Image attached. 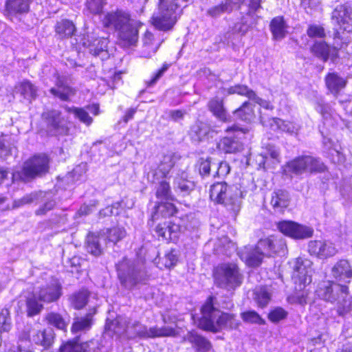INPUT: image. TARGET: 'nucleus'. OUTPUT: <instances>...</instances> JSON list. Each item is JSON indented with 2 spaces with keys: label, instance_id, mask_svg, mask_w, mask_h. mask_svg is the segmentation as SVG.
<instances>
[{
  "label": "nucleus",
  "instance_id": "obj_1",
  "mask_svg": "<svg viewBox=\"0 0 352 352\" xmlns=\"http://www.w3.org/2000/svg\"><path fill=\"white\" fill-rule=\"evenodd\" d=\"M118 277L122 287L132 289L147 280L144 263L140 259L122 258L117 265Z\"/></svg>",
  "mask_w": 352,
  "mask_h": 352
},
{
  "label": "nucleus",
  "instance_id": "obj_2",
  "mask_svg": "<svg viewBox=\"0 0 352 352\" xmlns=\"http://www.w3.org/2000/svg\"><path fill=\"white\" fill-rule=\"evenodd\" d=\"M188 0H160L158 10L153 13L152 24L161 31L173 28Z\"/></svg>",
  "mask_w": 352,
  "mask_h": 352
},
{
  "label": "nucleus",
  "instance_id": "obj_3",
  "mask_svg": "<svg viewBox=\"0 0 352 352\" xmlns=\"http://www.w3.org/2000/svg\"><path fill=\"white\" fill-rule=\"evenodd\" d=\"M213 297L210 296L201 307V318L199 320L200 328L218 331L223 328H234L236 327L234 318L228 314L222 313L213 306Z\"/></svg>",
  "mask_w": 352,
  "mask_h": 352
},
{
  "label": "nucleus",
  "instance_id": "obj_4",
  "mask_svg": "<svg viewBox=\"0 0 352 352\" xmlns=\"http://www.w3.org/2000/svg\"><path fill=\"white\" fill-rule=\"evenodd\" d=\"M317 294L320 298L336 303L340 315L352 309V298H348L349 288L346 285L327 282L320 286Z\"/></svg>",
  "mask_w": 352,
  "mask_h": 352
},
{
  "label": "nucleus",
  "instance_id": "obj_5",
  "mask_svg": "<svg viewBox=\"0 0 352 352\" xmlns=\"http://www.w3.org/2000/svg\"><path fill=\"white\" fill-rule=\"evenodd\" d=\"M325 166L319 158L311 155H301L287 162L283 166V174L287 177H300L303 175L323 172Z\"/></svg>",
  "mask_w": 352,
  "mask_h": 352
},
{
  "label": "nucleus",
  "instance_id": "obj_6",
  "mask_svg": "<svg viewBox=\"0 0 352 352\" xmlns=\"http://www.w3.org/2000/svg\"><path fill=\"white\" fill-rule=\"evenodd\" d=\"M50 158L45 154L34 155L27 160L21 172L16 171L12 173V180H22L24 182L41 176L48 172Z\"/></svg>",
  "mask_w": 352,
  "mask_h": 352
},
{
  "label": "nucleus",
  "instance_id": "obj_7",
  "mask_svg": "<svg viewBox=\"0 0 352 352\" xmlns=\"http://www.w3.org/2000/svg\"><path fill=\"white\" fill-rule=\"evenodd\" d=\"M239 267L234 263L218 265L214 272V284L221 288L234 289L240 285Z\"/></svg>",
  "mask_w": 352,
  "mask_h": 352
},
{
  "label": "nucleus",
  "instance_id": "obj_8",
  "mask_svg": "<svg viewBox=\"0 0 352 352\" xmlns=\"http://www.w3.org/2000/svg\"><path fill=\"white\" fill-rule=\"evenodd\" d=\"M333 23L339 26L336 28L335 37L340 38V30L352 31V7L348 4L338 5L332 12Z\"/></svg>",
  "mask_w": 352,
  "mask_h": 352
},
{
  "label": "nucleus",
  "instance_id": "obj_9",
  "mask_svg": "<svg viewBox=\"0 0 352 352\" xmlns=\"http://www.w3.org/2000/svg\"><path fill=\"white\" fill-rule=\"evenodd\" d=\"M141 23L132 19L118 32V40L120 45L124 47L135 46L138 41L139 28Z\"/></svg>",
  "mask_w": 352,
  "mask_h": 352
},
{
  "label": "nucleus",
  "instance_id": "obj_10",
  "mask_svg": "<svg viewBox=\"0 0 352 352\" xmlns=\"http://www.w3.org/2000/svg\"><path fill=\"white\" fill-rule=\"evenodd\" d=\"M43 119L47 124V129L52 135L66 134L67 127L58 110H50L43 113Z\"/></svg>",
  "mask_w": 352,
  "mask_h": 352
},
{
  "label": "nucleus",
  "instance_id": "obj_11",
  "mask_svg": "<svg viewBox=\"0 0 352 352\" xmlns=\"http://www.w3.org/2000/svg\"><path fill=\"white\" fill-rule=\"evenodd\" d=\"M278 228L285 235L294 239H302L311 237L313 229L291 221H283L278 223Z\"/></svg>",
  "mask_w": 352,
  "mask_h": 352
},
{
  "label": "nucleus",
  "instance_id": "obj_12",
  "mask_svg": "<svg viewBox=\"0 0 352 352\" xmlns=\"http://www.w3.org/2000/svg\"><path fill=\"white\" fill-rule=\"evenodd\" d=\"M35 293L38 300L43 302H56L62 296V285L57 278H53L49 283L36 291Z\"/></svg>",
  "mask_w": 352,
  "mask_h": 352
},
{
  "label": "nucleus",
  "instance_id": "obj_13",
  "mask_svg": "<svg viewBox=\"0 0 352 352\" xmlns=\"http://www.w3.org/2000/svg\"><path fill=\"white\" fill-rule=\"evenodd\" d=\"M131 19V14L128 12L117 9L107 12L102 20V23L104 28L113 30L118 32Z\"/></svg>",
  "mask_w": 352,
  "mask_h": 352
},
{
  "label": "nucleus",
  "instance_id": "obj_14",
  "mask_svg": "<svg viewBox=\"0 0 352 352\" xmlns=\"http://www.w3.org/2000/svg\"><path fill=\"white\" fill-rule=\"evenodd\" d=\"M286 247L283 239H277L274 236L261 239L255 248L266 257L271 256L273 254L284 252Z\"/></svg>",
  "mask_w": 352,
  "mask_h": 352
},
{
  "label": "nucleus",
  "instance_id": "obj_15",
  "mask_svg": "<svg viewBox=\"0 0 352 352\" xmlns=\"http://www.w3.org/2000/svg\"><path fill=\"white\" fill-rule=\"evenodd\" d=\"M175 164V156L172 153L163 155L157 168L152 170L148 175V179L153 183L167 177Z\"/></svg>",
  "mask_w": 352,
  "mask_h": 352
},
{
  "label": "nucleus",
  "instance_id": "obj_16",
  "mask_svg": "<svg viewBox=\"0 0 352 352\" xmlns=\"http://www.w3.org/2000/svg\"><path fill=\"white\" fill-rule=\"evenodd\" d=\"M79 336L68 341L62 346V352H100L101 345L97 340H90L82 343L78 342Z\"/></svg>",
  "mask_w": 352,
  "mask_h": 352
},
{
  "label": "nucleus",
  "instance_id": "obj_17",
  "mask_svg": "<svg viewBox=\"0 0 352 352\" xmlns=\"http://www.w3.org/2000/svg\"><path fill=\"white\" fill-rule=\"evenodd\" d=\"M311 262L307 259L298 258L294 272V278L304 286L311 282Z\"/></svg>",
  "mask_w": 352,
  "mask_h": 352
},
{
  "label": "nucleus",
  "instance_id": "obj_18",
  "mask_svg": "<svg viewBox=\"0 0 352 352\" xmlns=\"http://www.w3.org/2000/svg\"><path fill=\"white\" fill-rule=\"evenodd\" d=\"M243 96H246L249 98L248 102H243V116L245 114H247V116L243 118V120L251 122L255 118L254 111L252 109L245 110L246 109H248L252 107V102L250 101L258 104L260 107L267 109L272 108L268 102L258 98L252 90L248 89V88L245 86H243Z\"/></svg>",
  "mask_w": 352,
  "mask_h": 352
},
{
  "label": "nucleus",
  "instance_id": "obj_19",
  "mask_svg": "<svg viewBox=\"0 0 352 352\" xmlns=\"http://www.w3.org/2000/svg\"><path fill=\"white\" fill-rule=\"evenodd\" d=\"M308 248L311 254L319 258L333 256L337 252L334 245L329 241H311L309 243Z\"/></svg>",
  "mask_w": 352,
  "mask_h": 352
},
{
  "label": "nucleus",
  "instance_id": "obj_20",
  "mask_svg": "<svg viewBox=\"0 0 352 352\" xmlns=\"http://www.w3.org/2000/svg\"><path fill=\"white\" fill-rule=\"evenodd\" d=\"M226 131L232 132L234 135V137H226L221 139L218 143V148L225 153H235L240 146L237 135L242 132V129L239 126L234 125L228 128Z\"/></svg>",
  "mask_w": 352,
  "mask_h": 352
},
{
  "label": "nucleus",
  "instance_id": "obj_21",
  "mask_svg": "<svg viewBox=\"0 0 352 352\" xmlns=\"http://www.w3.org/2000/svg\"><path fill=\"white\" fill-rule=\"evenodd\" d=\"M333 277L341 282L350 283L352 278V268L347 260L341 259L331 269Z\"/></svg>",
  "mask_w": 352,
  "mask_h": 352
},
{
  "label": "nucleus",
  "instance_id": "obj_22",
  "mask_svg": "<svg viewBox=\"0 0 352 352\" xmlns=\"http://www.w3.org/2000/svg\"><path fill=\"white\" fill-rule=\"evenodd\" d=\"M289 25L283 16L273 18L270 23V30L274 40L281 41L288 34Z\"/></svg>",
  "mask_w": 352,
  "mask_h": 352
},
{
  "label": "nucleus",
  "instance_id": "obj_23",
  "mask_svg": "<svg viewBox=\"0 0 352 352\" xmlns=\"http://www.w3.org/2000/svg\"><path fill=\"white\" fill-rule=\"evenodd\" d=\"M155 231L164 239L175 242L179 238L181 227L177 223L168 222L157 225Z\"/></svg>",
  "mask_w": 352,
  "mask_h": 352
},
{
  "label": "nucleus",
  "instance_id": "obj_24",
  "mask_svg": "<svg viewBox=\"0 0 352 352\" xmlns=\"http://www.w3.org/2000/svg\"><path fill=\"white\" fill-rule=\"evenodd\" d=\"M162 41L156 40L151 32L146 31L142 38V56L146 58L151 57L156 53Z\"/></svg>",
  "mask_w": 352,
  "mask_h": 352
},
{
  "label": "nucleus",
  "instance_id": "obj_25",
  "mask_svg": "<svg viewBox=\"0 0 352 352\" xmlns=\"http://www.w3.org/2000/svg\"><path fill=\"white\" fill-rule=\"evenodd\" d=\"M33 0H6L5 9L10 14H24L29 12Z\"/></svg>",
  "mask_w": 352,
  "mask_h": 352
},
{
  "label": "nucleus",
  "instance_id": "obj_26",
  "mask_svg": "<svg viewBox=\"0 0 352 352\" xmlns=\"http://www.w3.org/2000/svg\"><path fill=\"white\" fill-rule=\"evenodd\" d=\"M289 195L287 191L277 190L272 194L270 204L275 212L282 213L289 206Z\"/></svg>",
  "mask_w": 352,
  "mask_h": 352
},
{
  "label": "nucleus",
  "instance_id": "obj_27",
  "mask_svg": "<svg viewBox=\"0 0 352 352\" xmlns=\"http://www.w3.org/2000/svg\"><path fill=\"white\" fill-rule=\"evenodd\" d=\"M325 83L328 89L335 96L345 87L346 80L336 73H329L325 77Z\"/></svg>",
  "mask_w": 352,
  "mask_h": 352
},
{
  "label": "nucleus",
  "instance_id": "obj_28",
  "mask_svg": "<svg viewBox=\"0 0 352 352\" xmlns=\"http://www.w3.org/2000/svg\"><path fill=\"white\" fill-rule=\"evenodd\" d=\"M131 328H134V331H135V330L142 328V325L138 322H135L131 325L130 322H129L126 318H118L115 321L112 322L111 325L109 327V329L118 335L124 334ZM133 333L136 334L135 332H133Z\"/></svg>",
  "mask_w": 352,
  "mask_h": 352
},
{
  "label": "nucleus",
  "instance_id": "obj_29",
  "mask_svg": "<svg viewBox=\"0 0 352 352\" xmlns=\"http://www.w3.org/2000/svg\"><path fill=\"white\" fill-rule=\"evenodd\" d=\"M56 86V87L50 89V93L61 100L67 101L75 94V90L66 85L63 80L60 78L58 79Z\"/></svg>",
  "mask_w": 352,
  "mask_h": 352
},
{
  "label": "nucleus",
  "instance_id": "obj_30",
  "mask_svg": "<svg viewBox=\"0 0 352 352\" xmlns=\"http://www.w3.org/2000/svg\"><path fill=\"white\" fill-rule=\"evenodd\" d=\"M210 197L217 204H226L228 197V186L226 184L221 182L211 186Z\"/></svg>",
  "mask_w": 352,
  "mask_h": 352
},
{
  "label": "nucleus",
  "instance_id": "obj_31",
  "mask_svg": "<svg viewBox=\"0 0 352 352\" xmlns=\"http://www.w3.org/2000/svg\"><path fill=\"white\" fill-rule=\"evenodd\" d=\"M30 339V341L34 344L47 348L52 343L53 336L51 331L47 332L45 330L40 331L33 329L31 332Z\"/></svg>",
  "mask_w": 352,
  "mask_h": 352
},
{
  "label": "nucleus",
  "instance_id": "obj_32",
  "mask_svg": "<svg viewBox=\"0 0 352 352\" xmlns=\"http://www.w3.org/2000/svg\"><path fill=\"white\" fill-rule=\"evenodd\" d=\"M92 325V314H88L85 317L77 318L74 320L71 331L73 334L85 333L89 331Z\"/></svg>",
  "mask_w": 352,
  "mask_h": 352
},
{
  "label": "nucleus",
  "instance_id": "obj_33",
  "mask_svg": "<svg viewBox=\"0 0 352 352\" xmlns=\"http://www.w3.org/2000/svg\"><path fill=\"white\" fill-rule=\"evenodd\" d=\"M241 0H224L219 5L211 7L208 9L206 14L213 18L219 16L225 12H229L233 9V3L240 2Z\"/></svg>",
  "mask_w": 352,
  "mask_h": 352
},
{
  "label": "nucleus",
  "instance_id": "obj_34",
  "mask_svg": "<svg viewBox=\"0 0 352 352\" xmlns=\"http://www.w3.org/2000/svg\"><path fill=\"white\" fill-rule=\"evenodd\" d=\"M173 185L175 190H179L184 195H188L195 188L194 182L187 179L185 173L175 178Z\"/></svg>",
  "mask_w": 352,
  "mask_h": 352
},
{
  "label": "nucleus",
  "instance_id": "obj_35",
  "mask_svg": "<svg viewBox=\"0 0 352 352\" xmlns=\"http://www.w3.org/2000/svg\"><path fill=\"white\" fill-rule=\"evenodd\" d=\"M56 34L60 38L71 37L76 31L74 23L67 19L57 22L55 27Z\"/></svg>",
  "mask_w": 352,
  "mask_h": 352
},
{
  "label": "nucleus",
  "instance_id": "obj_36",
  "mask_svg": "<svg viewBox=\"0 0 352 352\" xmlns=\"http://www.w3.org/2000/svg\"><path fill=\"white\" fill-rule=\"evenodd\" d=\"M186 340L192 344L199 352H208L211 348L208 340L195 332L188 333Z\"/></svg>",
  "mask_w": 352,
  "mask_h": 352
},
{
  "label": "nucleus",
  "instance_id": "obj_37",
  "mask_svg": "<svg viewBox=\"0 0 352 352\" xmlns=\"http://www.w3.org/2000/svg\"><path fill=\"white\" fill-rule=\"evenodd\" d=\"M155 212L152 215V219H157L160 216L162 217H169L175 214L177 212L175 206L168 201L162 202L155 208Z\"/></svg>",
  "mask_w": 352,
  "mask_h": 352
},
{
  "label": "nucleus",
  "instance_id": "obj_38",
  "mask_svg": "<svg viewBox=\"0 0 352 352\" xmlns=\"http://www.w3.org/2000/svg\"><path fill=\"white\" fill-rule=\"evenodd\" d=\"M210 111L213 115L219 120L226 122L227 114L223 107V100L219 98H214L212 99L208 104Z\"/></svg>",
  "mask_w": 352,
  "mask_h": 352
},
{
  "label": "nucleus",
  "instance_id": "obj_39",
  "mask_svg": "<svg viewBox=\"0 0 352 352\" xmlns=\"http://www.w3.org/2000/svg\"><path fill=\"white\" fill-rule=\"evenodd\" d=\"M108 39L105 38H100L95 39L89 45L90 53L95 56H101L102 58L107 56V44Z\"/></svg>",
  "mask_w": 352,
  "mask_h": 352
},
{
  "label": "nucleus",
  "instance_id": "obj_40",
  "mask_svg": "<svg viewBox=\"0 0 352 352\" xmlns=\"http://www.w3.org/2000/svg\"><path fill=\"white\" fill-rule=\"evenodd\" d=\"M16 91L26 100H32L36 96L37 89L28 80L21 82L16 87Z\"/></svg>",
  "mask_w": 352,
  "mask_h": 352
},
{
  "label": "nucleus",
  "instance_id": "obj_41",
  "mask_svg": "<svg viewBox=\"0 0 352 352\" xmlns=\"http://www.w3.org/2000/svg\"><path fill=\"white\" fill-rule=\"evenodd\" d=\"M272 293L266 287L257 288L254 292V299L260 307H266L270 302Z\"/></svg>",
  "mask_w": 352,
  "mask_h": 352
},
{
  "label": "nucleus",
  "instance_id": "obj_42",
  "mask_svg": "<svg viewBox=\"0 0 352 352\" xmlns=\"http://www.w3.org/2000/svg\"><path fill=\"white\" fill-rule=\"evenodd\" d=\"M311 52L323 62H326L329 58L331 48L325 42L317 41L311 47Z\"/></svg>",
  "mask_w": 352,
  "mask_h": 352
},
{
  "label": "nucleus",
  "instance_id": "obj_43",
  "mask_svg": "<svg viewBox=\"0 0 352 352\" xmlns=\"http://www.w3.org/2000/svg\"><path fill=\"white\" fill-rule=\"evenodd\" d=\"M89 296L87 290H80L69 297L70 303L74 309H80L86 305Z\"/></svg>",
  "mask_w": 352,
  "mask_h": 352
},
{
  "label": "nucleus",
  "instance_id": "obj_44",
  "mask_svg": "<svg viewBox=\"0 0 352 352\" xmlns=\"http://www.w3.org/2000/svg\"><path fill=\"white\" fill-rule=\"evenodd\" d=\"M209 131L207 125L203 122H196L190 129L191 138L195 142L201 141Z\"/></svg>",
  "mask_w": 352,
  "mask_h": 352
},
{
  "label": "nucleus",
  "instance_id": "obj_45",
  "mask_svg": "<svg viewBox=\"0 0 352 352\" xmlns=\"http://www.w3.org/2000/svg\"><path fill=\"white\" fill-rule=\"evenodd\" d=\"M87 250L94 256H99L102 252V249L99 242V236L91 233L87 237Z\"/></svg>",
  "mask_w": 352,
  "mask_h": 352
},
{
  "label": "nucleus",
  "instance_id": "obj_46",
  "mask_svg": "<svg viewBox=\"0 0 352 352\" xmlns=\"http://www.w3.org/2000/svg\"><path fill=\"white\" fill-rule=\"evenodd\" d=\"M65 109L66 111L74 114L76 118L87 126L90 125L93 122L92 118L89 116L88 112H87L84 109L74 107H69L67 106H66Z\"/></svg>",
  "mask_w": 352,
  "mask_h": 352
},
{
  "label": "nucleus",
  "instance_id": "obj_47",
  "mask_svg": "<svg viewBox=\"0 0 352 352\" xmlns=\"http://www.w3.org/2000/svg\"><path fill=\"white\" fill-rule=\"evenodd\" d=\"M264 257L265 256L254 248L248 252L245 264L251 267H257L262 263Z\"/></svg>",
  "mask_w": 352,
  "mask_h": 352
},
{
  "label": "nucleus",
  "instance_id": "obj_48",
  "mask_svg": "<svg viewBox=\"0 0 352 352\" xmlns=\"http://www.w3.org/2000/svg\"><path fill=\"white\" fill-rule=\"evenodd\" d=\"M156 197L157 199L162 201H172L173 200L171 195L170 187L169 183L166 181H162L160 182L156 189Z\"/></svg>",
  "mask_w": 352,
  "mask_h": 352
},
{
  "label": "nucleus",
  "instance_id": "obj_49",
  "mask_svg": "<svg viewBox=\"0 0 352 352\" xmlns=\"http://www.w3.org/2000/svg\"><path fill=\"white\" fill-rule=\"evenodd\" d=\"M38 297L34 292L32 296L27 298V312L28 316L38 314L43 309V305L38 302Z\"/></svg>",
  "mask_w": 352,
  "mask_h": 352
},
{
  "label": "nucleus",
  "instance_id": "obj_50",
  "mask_svg": "<svg viewBox=\"0 0 352 352\" xmlns=\"http://www.w3.org/2000/svg\"><path fill=\"white\" fill-rule=\"evenodd\" d=\"M45 318L48 323L58 329L65 330L67 323L59 314L51 312L46 315Z\"/></svg>",
  "mask_w": 352,
  "mask_h": 352
},
{
  "label": "nucleus",
  "instance_id": "obj_51",
  "mask_svg": "<svg viewBox=\"0 0 352 352\" xmlns=\"http://www.w3.org/2000/svg\"><path fill=\"white\" fill-rule=\"evenodd\" d=\"M105 4L106 0H86L85 11L92 14H99Z\"/></svg>",
  "mask_w": 352,
  "mask_h": 352
},
{
  "label": "nucleus",
  "instance_id": "obj_52",
  "mask_svg": "<svg viewBox=\"0 0 352 352\" xmlns=\"http://www.w3.org/2000/svg\"><path fill=\"white\" fill-rule=\"evenodd\" d=\"M107 237L109 241L116 243L124 239L126 232L124 228L120 227H114L107 230Z\"/></svg>",
  "mask_w": 352,
  "mask_h": 352
},
{
  "label": "nucleus",
  "instance_id": "obj_53",
  "mask_svg": "<svg viewBox=\"0 0 352 352\" xmlns=\"http://www.w3.org/2000/svg\"><path fill=\"white\" fill-rule=\"evenodd\" d=\"M11 327L10 311L8 309H3L0 312V332H8Z\"/></svg>",
  "mask_w": 352,
  "mask_h": 352
},
{
  "label": "nucleus",
  "instance_id": "obj_54",
  "mask_svg": "<svg viewBox=\"0 0 352 352\" xmlns=\"http://www.w3.org/2000/svg\"><path fill=\"white\" fill-rule=\"evenodd\" d=\"M265 149L266 152L264 155L267 157L269 155L271 157L270 161L272 166L274 164L280 162V149L278 147L272 144H267L265 146Z\"/></svg>",
  "mask_w": 352,
  "mask_h": 352
},
{
  "label": "nucleus",
  "instance_id": "obj_55",
  "mask_svg": "<svg viewBox=\"0 0 352 352\" xmlns=\"http://www.w3.org/2000/svg\"><path fill=\"white\" fill-rule=\"evenodd\" d=\"M276 123L280 130L289 134H296L299 129V127L297 124L289 121H285L280 119H278L276 121Z\"/></svg>",
  "mask_w": 352,
  "mask_h": 352
},
{
  "label": "nucleus",
  "instance_id": "obj_56",
  "mask_svg": "<svg viewBox=\"0 0 352 352\" xmlns=\"http://www.w3.org/2000/svg\"><path fill=\"white\" fill-rule=\"evenodd\" d=\"M135 333L140 336L155 338L161 337L162 330L161 327H151L148 330H146L142 326V328L135 330Z\"/></svg>",
  "mask_w": 352,
  "mask_h": 352
},
{
  "label": "nucleus",
  "instance_id": "obj_57",
  "mask_svg": "<svg viewBox=\"0 0 352 352\" xmlns=\"http://www.w3.org/2000/svg\"><path fill=\"white\" fill-rule=\"evenodd\" d=\"M287 316V311L281 307H276L272 310L268 315L269 319L274 322H279Z\"/></svg>",
  "mask_w": 352,
  "mask_h": 352
},
{
  "label": "nucleus",
  "instance_id": "obj_58",
  "mask_svg": "<svg viewBox=\"0 0 352 352\" xmlns=\"http://www.w3.org/2000/svg\"><path fill=\"white\" fill-rule=\"evenodd\" d=\"M243 321L258 324H264V320L254 311L243 312Z\"/></svg>",
  "mask_w": 352,
  "mask_h": 352
},
{
  "label": "nucleus",
  "instance_id": "obj_59",
  "mask_svg": "<svg viewBox=\"0 0 352 352\" xmlns=\"http://www.w3.org/2000/svg\"><path fill=\"white\" fill-rule=\"evenodd\" d=\"M255 162L256 165L258 166L257 168H271V162L266 155L264 153L258 154L256 156Z\"/></svg>",
  "mask_w": 352,
  "mask_h": 352
},
{
  "label": "nucleus",
  "instance_id": "obj_60",
  "mask_svg": "<svg viewBox=\"0 0 352 352\" xmlns=\"http://www.w3.org/2000/svg\"><path fill=\"white\" fill-rule=\"evenodd\" d=\"M164 265L166 268L174 267L177 262V254L175 251L171 250L167 253L164 258Z\"/></svg>",
  "mask_w": 352,
  "mask_h": 352
},
{
  "label": "nucleus",
  "instance_id": "obj_61",
  "mask_svg": "<svg viewBox=\"0 0 352 352\" xmlns=\"http://www.w3.org/2000/svg\"><path fill=\"white\" fill-rule=\"evenodd\" d=\"M307 33L309 37L322 38L324 36V30L323 28L319 25H311L308 28Z\"/></svg>",
  "mask_w": 352,
  "mask_h": 352
},
{
  "label": "nucleus",
  "instance_id": "obj_62",
  "mask_svg": "<svg viewBox=\"0 0 352 352\" xmlns=\"http://www.w3.org/2000/svg\"><path fill=\"white\" fill-rule=\"evenodd\" d=\"M211 162L209 158L199 160V173L202 176H208L210 174Z\"/></svg>",
  "mask_w": 352,
  "mask_h": 352
},
{
  "label": "nucleus",
  "instance_id": "obj_63",
  "mask_svg": "<svg viewBox=\"0 0 352 352\" xmlns=\"http://www.w3.org/2000/svg\"><path fill=\"white\" fill-rule=\"evenodd\" d=\"M34 200V197L32 195H27L23 197L16 199L13 201L12 208H18L25 204H31Z\"/></svg>",
  "mask_w": 352,
  "mask_h": 352
},
{
  "label": "nucleus",
  "instance_id": "obj_64",
  "mask_svg": "<svg viewBox=\"0 0 352 352\" xmlns=\"http://www.w3.org/2000/svg\"><path fill=\"white\" fill-rule=\"evenodd\" d=\"M54 206L55 201L54 200H49L36 211V214L37 215L45 214L47 212L52 210Z\"/></svg>",
  "mask_w": 352,
  "mask_h": 352
}]
</instances>
